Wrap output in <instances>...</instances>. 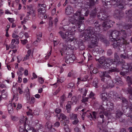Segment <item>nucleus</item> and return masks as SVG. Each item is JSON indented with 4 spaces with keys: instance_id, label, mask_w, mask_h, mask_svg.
Segmentation results:
<instances>
[{
    "instance_id": "nucleus-1",
    "label": "nucleus",
    "mask_w": 132,
    "mask_h": 132,
    "mask_svg": "<svg viewBox=\"0 0 132 132\" xmlns=\"http://www.w3.org/2000/svg\"><path fill=\"white\" fill-rule=\"evenodd\" d=\"M95 28L92 27H88L83 33V36L85 42L90 41V44L88 45V47L92 48L96 45L98 43V39L96 35Z\"/></svg>"
},
{
    "instance_id": "nucleus-2",
    "label": "nucleus",
    "mask_w": 132,
    "mask_h": 132,
    "mask_svg": "<svg viewBox=\"0 0 132 132\" xmlns=\"http://www.w3.org/2000/svg\"><path fill=\"white\" fill-rule=\"evenodd\" d=\"M84 18L80 11H77L71 17L70 21L67 19L63 20L62 24L63 26L68 25L71 24L76 25L78 28H80L81 25L84 21Z\"/></svg>"
},
{
    "instance_id": "nucleus-3",
    "label": "nucleus",
    "mask_w": 132,
    "mask_h": 132,
    "mask_svg": "<svg viewBox=\"0 0 132 132\" xmlns=\"http://www.w3.org/2000/svg\"><path fill=\"white\" fill-rule=\"evenodd\" d=\"M60 31L58 32L59 35L63 39H65L63 45L67 46L69 49L71 47V45L70 44V42L73 40H76V38L73 37L72 35L69 31H67L65 33V29L63 27H60L59 28Z\"/></svg>"
},
{
    "instance_id": "nucleus-4",
    "label": "nucleus",
    "mask_w": 132,
    "mask_h": 132,
    "mask_svg": "<svg viewBox=\"0 0 132 132\" xmlns=\"http://www.w3.org/2000/svg\"><path fill=\"white\" fill-rule=\"evenodd\" d=\"M112 1V3L114 6H117L119 9H124V6L127 4L123 1H120V0H102L103 4L104 6L107 7H110L112 3L110 2Z\"/></svg>"
},
{
    "instance_id": "nucleus-5",
    "label": "nucleus",
    "mask_w": 132,
    "mask_h": 132,
    "mask_svg": "<svg viewBox=\"0 0 132 132\" xmlns=\"http://www.w3.org/2000/svg\"><path fill=\"white\" fill-rule=\"evenodd\" d=\"M104 115L105 116H108V113L106 112H105L103 110L100 111V117L102 119V122L99 121H98L97 123V128H98L100 130H101L102 129V123H104Z\"/></svg>"
},
{
    "instance_id": "nucleus-6",
    "label": "nucleus",
    "mask_w": 132,
    "mask_h": 132,
    "mask_svg": "<svg viewBox=\"0 0 132 132\" xmlns=\"http://www.w3.org/2000/svg\"><path fill=\"white\" fill-rule=\"evenodd\" d=\"M119 31L117 30H111L110 31V35L109 40L110 42H113L116 39H118L119 37Z\"/></svg>"
},
{
    "instance_id": "nucleus-7",
    "label": "nucleus",
    "mask_w": 132,
    "mask_h": 132,
    "mask_svg": "<svg viewBox=\"0 0 132 132\" xmlns=\"http://www.w3.org/2000/svg\"><path fill=\"white\" fill-rule=\"evenodd\" d=\"M112 21L110 20L104 22L102 23V27L103 30H107L111 27Z\"/></svg>"
},
{
    "instance_id": "nucleus-8",
    "label": "nucleus",
    "mask_w": 132,
    "mask_h": 132,
    "mask_svg": "<svg viewBox=\"0 0 132 132\" xmlns=\"http://www.w3.org/2000/svg\"><path fill=\"white\" fill-rule=\"evenodd\" d=\"M75 59V57L73 55H69V53H68L66 57L65 62L68 64H70L72 63Z\"/></svg>"
},
{
    "instance_id": "nucleus-9",
    "label": "nucleus",
    "mask_w": 132,
    "mask_h": 132,
    "mask_svg": "<svg viewBox=\"0 0 132 132\" xmlns=\"http://www.w3.org/2000/svg\"><path fill=\"white\" fill-rule=\"evenodd\" d=\"M99 76L101 79V80L102 81H104L105 77L108 78L111 77L109 75L108 72H107V71H100L99 72Z\"/></svg>"
},
{
    "instance_id": "nucleus-10",
    "label": "nucleus",
    "mask_w": 132,
    "mask_h": 132,
    "mask_svg": "<svg viewBox=\"0 0 132 132\" xmlns=\"http://www.w3.org/2000/svg\"><path fill=\"white\" fill-rule=\"evenodd\" d=\"M124 13L122 11H120L118 9H116L114 12V16L120 19L124 16Z\"/></svg>"
},
{
    "instance_id": "nucleus-11",
    "label": "nucleus",
    "mask_w": 132,
    "mask_h": 132,
    "mask_svg": "<svg viewBox=\"0 0 132 132\" xmlns=\"http://www.w3.org/2000/svg\"><path fill=\"white\" fill-rule=\"evenodd\" d=\"M125 30H122L121 31V33H122L123 34V37H119L118 40H120V41H122L121 43L123 44H125L127 42V40L126 39V34L125 31Z\"/></svg>"
},
{
    "instance_id": "nucleus-12",
    "label": "nucleus",
    "mask_w": 132,
    "mask_h": 132,
    "mask_svg": "<svg viewBox=\"0 0 132 132\" xmlns=\"http://www.w3.org/2000/svg\"><path fill=\"white\" fill-rule=\"evenodd\" d=\"M73 8L71 6L68 5L65 9V13L67 15H69L73 12Z\"/></svg>"
},
{
    "instance_id": "nucleus-13",
    "label": "nucleus",
    "mask_w": 132,
    "mask_h": 132,
    "mask_svg": "<svg viewBox=\"0 0 132 132\" xmlns=\"http://www.w3.org/2000/svg\"><path fill=\"white\" fill-rule=\"evenodd\" d=\"M119 40H118V39L117 40H113V42H111L112 43H111L113 47L115 49L117 48L120 45L121 43V44H122L121 43V42H119ZM122 42V41H121Z\"/></svg>"
},
{
    "instance_id": "nucleus-14",
    "label": "nucleus",
    "mask_w": 132,
    "mask_h": 132,
    "mask_svg": "<svg viewBox=\"0 0 132 132\" xmlns=\"http://www.w3.org/2000/svg\"><path fill=\"white\" fill-rule=\"evenodd\" d=\"M63 44H64V42H63V46H64L65 48H64V49L62 48V49H61V50H60V53H61V55H62V56L63 55V52L64 54H67V55H68V53H67V52L68 51H69V50H71L72 49L71 47L70 48H69V49H67L68 48L67 47V46H64L63 45Z\"/></svg>"
},
{
    "instance_id": "nucleus-15",
    "label": "nucleus",
    "mask_w": 132,
    "mask_h": 132,
    "mask_svg": "<svg viewBox=\"0 0 132 132\" xmlns=\"http://www.w3.org/2000/svg\"><path fill=\"white\" fill-rule=\"evenodd\" d=\"M126 92L127 94L129 93L130 94L129 96V101L132 102V87L130 86L126 90Z\"/></svg>"
},
{
    "instance_id": "nucleus-16",
    "label": "nucleus",
    "mask_w": 132,
    "mask_h": 132,
    "mask_svg": "<svg viewBox=\"0 0 132 132\" xmlns=\"http://www.w3.org/2000/svg\"><path fill=\"white\" fill-rule=\"evenodd\" d=\"M100 14L102 16V17H101V20H106L107 21H109L110 19V17L106 13H104L103 12H101L100 13Z\"/></svg>"
},
{
    "instance_id": "nucleus-17",
    "label": "nucleus",
    "mask_w": 132,
    "mask_h": 132,
    "mask_svg": "<svg viewBox=\"0 0 132 132\" xmlns=\"http://www.w3.org/2000/svg\"><path fill=\"white\" fill-rule=\"evenodd\" d=\"M115 113L116 118L120 119L122 117L123 114V113L119 109H117Z\"/></svg>"
},
{
    "instance_id": "nucleus-18",
    "label": "nucleus",
    "mask_w": 132,
    "mask_h": 132,
    "mask_svg": "<svg viewBox=\"0 0 132 132\" xmlns=\"http://www.w3.org/2000/svg\"><path fill=\"white\" fill-rule=\"evenodd\" d=\"M126 14L128 19L131 20H132V9L126 11Z\"/></svg>"
},
{
    "instance_id": "nucleus-19",
    "label": "nucleus",
    "mask_w": 132,
    "mask_h": 132,
    "mask_svg": "<svg viewBox=\"0 0 132 132\" xmlns=\"http://www.w3.org/2000/svg\"><path fill=\"white\" fill-rule=\"evenodd\" d=\"M114 81H115V83L117 85H122L123 84L121 79L119 77H117Z\"/></svg>"
},
{
    "instance_id": "nucleus-20",
    "label": "nucleus",
    "mask_w": 132,
    "mask_h": 132,
    "mask_svg": "<svg viewBox=\"0 0 132 132\" xmlns=\"http://www.w3.org/2000/svg\"><path fill=\"white\" fill-rule=\"evenodd\" d=\"M43 9H41V8H39L38 11V16L39 18H43L44 16V15L45 14L46 12H43Z\"/></svg>"
},
{
    "instance_id": "nucleus-21",
    "label": "nucleus",
    "mask_w": 132,
    "mask_h": 132,
    "mask_svg": "<svg viewBox=\"0 0 132 132\" xmlns=\"http://www.w3.org/2000/svg\"><path fill=\"white\" fill-rule=\"evenodd\" d=\"M107 59V58H106L104 56L101 57L99 59H96V61H98L100 64H102L104 63Z\"/></svg>"
},
{
    "instance_id": "nucleus-22",
    "label": "nucleus",
    "mask_w": 132,
    "mask_h": 132,
    "mask_svg": "<svg viewBox=\"0 0 132 132\" xmlns=\"http://www.w3.org/2000/svg\"><path fill=\"white\" fill-rule=\"evenodd\" d=\"M106 60L104 63L102 64V68L105 69H108L110 66L108 62H106Z\"/></svg>"
},
{
    "instance_id": "nucleus-23",
    "label": "nucleus",
    "mask_w": 132,
    "mask_h": 132,
    "mask_svg": "<svg viewBox=\"0 0 132 132\" xmlns=\"http://www.w3.org/2000/svg\"><path fill=\"white\" fill-rule=\"evenodd\" d=\"M106 61V62H108V63L110 64V65L111 64H115V63L116 62L115 59H111L110 58H107Z\"/></svg>"
},
{
    "instance_id": "nucleus-24",
    "label": "nucleus",
    "mask_w": 132,
    "mask_h": 132,
    "mask_svg": "<svg viewBox=\"0 0 132 132\" xmlns=\"http://www.w3.org/2000/svg\"><path fill=\"white\" fill-rule=\"evenodd\" d=\"M115 81H112V80H109L108 81L107 84L109 85V87L112 88L113 87L114 85V83H115Z\"/></svg>"
},
{
    "instance_id": "nucleus-25",
    "label": "nucleus",
    "mask_w": 132,
    "mask_h": 132,
    "mask_svg": "<svg viewBox=\"0 0 132 132\" xmlns=\"http://www.w3.org/2000/svg\"><path fill=\"white\" fill-rule=\"evenodd\" d=\"M25 129L27 132H33L34 129L33 127H30L28 125H27L25 127Z\"/></svg>"
},
{
    "instance_id": "nucleus-26",
    "label": "nucleus",
    "mask_w": 132,
    "mask_h": 132,
    "mask_svg": "<svg viewBox=\"0 0 132 132\" xmlns=\"http://www.w3.org/2000/svg\"><path fill=\"white\" fill-rule=\"evenodd\" d=\"M119 72V70L116 68L114 67L112 68L107 72H108L109 74L110 73V72Z\"/></svg>"
},
{
    "instance_id": "nucleus-27",
    "label": "nucleus",
    "mask_w": 132,
    "mask_h": 132,
    "mask_svg": "<svg viewBox=\"0 0 132 132\" xmlns=\"http://www.w3.org/2000/svg\"><path fill=\"white\" fill-rule=\"evenodd\" d=\"M62 124L65 126L68 125H67L69 123V121L68 118L66 119H64L63 120H61V121Z\"/></svg>"
},
{
    "instance_id": "nucleus-28",
    "label": "nucleus",
    "mask_w": 132,
    "mask_h": 132,
    "mask_svg": "<svg viewBox=\"0 0 132 132\" xmlns=\"http://www.w3.org/2000/svg\"><path fill=\"white\" fill-rule=\"evenodd\" d=\"M27 118H25L24 117H23L21 119L20 121V122L21 123H23L24 125V126H26L27 125H26V121L27 120Z\"/></svg>"
},
{
    "instance_id": "nucleus-29",
    "label": "nucleus",
    "mask_w": 132,
    "mask_h": 132,
    "mask_svg": "<svg viewBox=\"0 0 132 132\" xmlns=\"http://www.w3.org/2000/svg\"><path fill=\"white\" fill-rule=\"evenodd\" d=\"M96 9L95 8L93 10L91 11L90 15L93 18L95 17L96 15Z\"/></svg>"
},
{
    "instance_id": "nucleus-30",
    "label": "nucleus",
    "mask_w": 132,
    "mask_h": 132,
    "mask_svg": "<svg viewBox=\"0 0 132 132\" xmlns=\"http://www.w3.org/2000/svg\"><path fill=\"white\" fill-rule=\"evenodd\" d=\"M100 96L101 97L103 101H105L106 99L107 96L106 93H102L100 94Z\"/></svg>"
},
{
    "instance_id": "nucleus-31",
    "label": "nucleus",
    "mask_w": 132,
    "mask_h": 132,
    "mask_svg": "<svg viewBox=\"0 0 132 132\" xmlns=\"http://www.w3.org/2000/svg\"><path fill=\"white\" fill-rule=\"evenodd\" d=\"M52 125L50 123H48L47 125V128L49 129L50 132H54L55 131V129L53 128H52Z\"/></svg>"
},
{
    "instance_id": "nucleus-32",
    "label": "nucleus",
    "mask_w": 132,
    "mask_h": 132,
    "mask_svg": "<svg viewBox=\"0 0 132 132\" xmlns=\"http://www.w3.org/2000/svg\"><path fill=\"white\" fill-rule=\"evenodd\" d=\"M98 79L97 78H94L93 82V85L96 88H97L98 87Z\"/></svg>"
},
{
    "instance_id": "nucleus-33",
    "label": "nucleus",
    "mask_w": 132,
    "mask_h": 132,
    "mask_svg": "<svg viewBox=\"0 0 132 132\" xmlns=\"http://www.w3.org/2000/svg\"><path fill=\"white\" fill-rule=\"evenodd\" d=\"M27 9L28 11L29 10V12H28L27 14H28L31 12H32V11H34L33 10V9L32 5H27Z\"/></svg>"
},
{
    "instance_id": "nucleus-34",
    "label": "nucleus",
    "mask_w": 132,
    "mask_h": 132,
    "mask_svg": "<svg viewBox=\"0 0 132 132\" xmlns=\"http://www.w3.org/2000/svg\"><path fill=\"white\" fill-rule=\"evenodd\" d=\"M94 24L96 27L98 28V30H100V27L102 26L101 25V24L98 21H97L94 23Z\"/></svg>"
},
{
    "instance_id": "nucleus-35",
    "label": "nucleus",
    "mask_w": 132,
    "mask_h": 132,
    "mask_svg": "<svg viewBox=\"0 0 132 132\" xmlns=\"http://www.w3.org/2000/svg\"><path fill=\"white\" fill-rule=\"evenodd\" d=\"M39 8H41V9H42L43 10V12H46V10H45V7H46V5L45 4H39Z\"/></svg>"
},
{
    "instance_id": "nucleus-36",
    "label": "nucleus",
    "mask_w": 132,
    "mask_h": 132,
    "mask_svg": "<svg viewBox=\"0 0 132 132\" xmlns=\"http://www.w3.org/2000/svg\"><path fill=\"white\" fill-rule=\"evenodd\" d=\"M78 48H79L80 50L82 51L84 49L85 47L84 45L83 44V43L80 42Z\"/></svg>"
},
{
    "instance_id": "nucleus-37",
    "label": "nucleus",
    "mask_w": 132,
    "mask_h": 132,
    "mask_svg": "<svg viewBox=\"0 0 132 132\" xmlns=\"http://www.w3.org/2000/svg\"><path fill=\"white\" fill-rule=\"evenodd\" d=\"M78 101V99L75 96H73L71 98V102L72 103H75V104H76Z\"/></svg>"
},
{
    "instance_id": "nucleus-38",
    "label": "nucleus",
    "mask_w": 132,
    "mask_h": 132,
    "mask_svg": "<svg viewBox=\"0 0 132 132\" xmlns=\"http://www.w3.org/2000/svg\"><path fill=\"white\" fill-rule=\"evenodd\" d=\"M127 80L129 85L132 84V78H130L129 76L127 77Z\"/></svg>"
},
{
    "instance_id": "nucleus-39",
    "label": "nucleus",
    "mask_w": 132,
    "mask_h": 132,
    "mask_svg": "<svg viewBox=\"0 0 132 132\" xmlns=\"http://www.w3.org/2000/svg\"><path fill=\"white\" fill-rule=\"evenodd\" d=\"M90 2V4L91 6H92L96 3L97 2V0H88Z\"/></svg>"
},
{
    "instance_id": "nucleus-40",
    "label": "nucleus",
    "mask_w": 132,
    "mask_h": 132,
    "mask_svg": "<svg viewBox=\"0 0 132 132\" xmlns=\"http://www.w3.org/2000/svg\"><path fill=\"white\" fill-rule=\"evenodd\" d=\"M70 116L71 119H77V115L76 114L72 113L70 114Z\"/></svg>"
},
{
    "instance_id": "nucleus-41",
    "label": "nucleus",
    "mask_w": 132,
    "mask_h": 132,
    "mask_svg": "<svg viewBox=\"0 0 132 132\" xmlns=\"http://www.w3.org/2000/svg\"><path fill=\"white\" fill-rule=\"evenodd\" d=\"M7 108L9 112V111H12L13 110L12 105L11 104H9L7 106Z\"/></svg>"
},
{
    "instance_id": "nucleus-42",
    "label": "nucleus",
    "mask_w": 132,
    "mask_h": 132,
    "mask_svg": "<svg viewBox=\"0 0 132 132\" xmlns=\"http://www.w3.org/2000/svg\"><path fill=\"white\" fill-rule=\"evenodd\" d=\"M65 99V96L64 95H63L61 96L60 104H62L63 103Z\"/></svg>"
},
{
    "instance_id": "nucleus-43",
    "label": "nucleus",
    "mask_w": 132,
    "mask_h": 132,
    "mask_svg": "<svg viewBox=\"0 0 132 132\" xmlns=\"http://www.w3.org/2000/svg\"><path fill=\"white\" fill-rule=\"evenodd\" d=\"M114 56L116 60H118L119 59L120 57L118 54L116 52L114 53Z\"/></svg>"
},
{
    "instance_id": "nucleus-44",
    "label": "nucleus",
    "mask_w": 132,
    "mask_h": 132,
    "mask_svg": "<svg viewBox=\"0 0 132 132\" xmlns=\"http://www.w3.org/2000/svg\"><path fill=\"white\" fill-rule=\"evenodd\" d=\"M120 57L121 58L126 59L127 57V55L126 53H124L123 54H121L120 56Z\"/></svg>"
},
{
    "instance_id": "nucleus-45",
    "label": "nucleus",
    "mask_w": 132,
    "mask_h": 132,
    "mask_svg": "<svg viewBox=\"0 0 132 132\" xmlns=\"http://www.w3.org/2000/svg\"><path fill=\"white\" fill-rule=\"evenodd\" d=\"M65 126L64 128V129L65 131V132H70V130L69 129L68 126L67 125Z\"/></svg>"
},
{
    "instance_id": "nucleus-46",
    "label": "nucleus",
    "mask_w": 132,
    "mask_h": 132,
    "mask_svg": "<svg viewBox=\"0 0 132 132\" xmlns=\"http://www.w3.org/2000/svg\"><path fill=\"white\" fill-rule=\"evenodd\" d=\"M60 117L62 119V120H63L64 119H66L67 118V117L63 113H61L60 114Z\"/></svg>"
},
{
    "instance_id": "nucleus-47",
    "label": "nucleus",
    "mask_w": 132,
    "mask_h": 132,
    "mask_svg": "<svg viewBox=\"0 0 132 132\" xmlns=\"http://www.w3.org/2000/svg\"><path fill=\"white\" fill-rule=\"evenodd\" d=\"M11 118L12 120L13 121H16L18 119V117L15 116H11Z\"/></svg>"
},
{
    "instance_id": "nucleus-48",
    "label": "nucleus",
    "mask_w": 132,
    "mask_h": 132,
    "mask_svg": "<svg viewBox=\"0 0 132 132\" xmlns=\"http://www.w3.org/2000/svg\"><path fill=\"white\" fill-rule=\"evenodd\" d=\"M119 98L122 100V101L123 103H126V104H127V101L125 99L122 97H119Z\"/></svg>"
},
{
    "instance_id": "nucleus-49",
    "label": "nucleus",
    "mask_w": 132,
    "mask_h": 132,
    "mask_svg": "<svg viewBox=\"0 0 132 132\" xmlns=\"http://www.w3.org/2000/svg\"><path fill=\"white\" fill-rule=\"evenodd\" d=\"M113 53V52L111 49H109L108 50L107 54L108 55L110 56Z\"/></svg>"
},
{
    "instance_id": "nucleus-50",
    "label": "nucleus",
    "mask_w": 132,
    "mask_h": 132,
    "mask_svg": "<svg viewBox=\"0 0 132 132\" xmlns=\"http://www.w3.org/2000/svg\"><path fill=\"white\" fill-rule=\"evenodd\" d=\"M74 84L73 83H70L67 85V87L69 88H72L74 86Z\"/></svg>"
},
{
    "instance_id": "nucleus-51",
    "label": "nucleus",
    "mask_w": 132,
    "mask_h": 132,
    "mask_svg": "<svg viewBox=\"0 0 132 132\" xmlns=\"http://www.w3.org/2000/svg\"><path fill=\"white\" fill-rule=\"evenodd\" d=\"M28 14L27 15L28 16H29L30 15H31L32 17H35V13L34 11L31 12Z\"/></svg>"
},
{
    "instance_id": "nucleus-52",
    "label": "nucleus",
    "mask_w": 132,
    "mask_h": 132,
    "mask_svg": "<svg viewBox=\"0 0 132 132\" xmlns=\"http://www.w3.org/2000/svg\"><path fill=\"white\" fill-rule=\"evenodd\" d=\"M15 33H13L12 35V37L13 38H16V39H18L19 38V36L16 35L15 34L16 33V32L15 31H14Z\"/></svg>"
},
{
    "instance_id": "nucleus-53",
    "label": "nucleus",
    "mask_w": 132,
    "mask_h": 132,
    "mask_svg": "<svg viewBox=\"0 0 132 132\" xmlns=\"http://www.w3.org/2000/svg\"><path fill=\"white\" fill-rule=\"evenodd\" d=\"M52 19L51 17L50 19L49 26L51 27L52 26L53 24V22L52 20Z\"/></svg>"
},
{
    "instance_id": "nucleus-54",
    "label": "nucleus",
    "mask_w": 132,
    "mask_h": 132,
    "mask_svg": "<svg viewBox=\"0 0 132 132\" xmlns=\"http://www.w3.org/2000/svg\"><path fill=\"white\" fill-rule=\"evenodd\" d=\"M35 98L34 97H32L31 98V100L30 102L31 104H33L35 102Z\"/></svg>"
},
{
    "instance_id": "nucleus-55",
    "label": "nucleus",
    "mask_w": 132,
    "mask_h": 132,
    "mask_svg": "<svg viewBox=\"0 0 132 132\" xmlns=\"http://www.w3.org/2000/svg\"><path fill=\"white\" fill-rule=\"evenodd\" d=\"M128 67L127 68L128 70H132V63L128 64Z\"/></svg>"
},
{
    "instance_id": "nucleus-56",
    "label": "nucleus",
    "mask_w": 132,
    "mask_h": 132,
    "mask_svg": "<svg viewBox=\"0 0 132 132\" xmlns=\"http://www.w3.org/2000/svg\"><path fill=\"white\" fill-rule=\"evenodd\" d=\"M39 82L41 84H42L44 81V79L42 77L39 78Z\"/></svg>"
},
{
    "instance_id": "nucleus-57",
    "label": "nucleus",
    "mask_w": 132,
    "mask_h": 132,
    "mask_svg": "<svg viewBox=\"0 0 132 132\" xmlns=\"http://www.w3.org/2000/svg\"><path fill=\"white\" fill-rule=\"evenodd\" d=\"M61 111V109L59 108H57L55 110V112L57 113H59Z\"/></svg>"
},
{
    "instance_id": "nucleus-58",
    "label": "nucleus",
    "mask_w": 132,
    "mask_h": 132,
    "mask_svg": "<svg viewBox=\"0 0 132 132\" xmlns=\"http://www.w3.org/2000/svg\"><path fill=\"white\" fill-rule=\"evenodd\" d=\"M89 98L88 97H85L84 98H83L82 100V102H85L88 101V100Z\"/></svg>"
},
{
    "instance_id": "nucleus-59",
    "label": "nucleus",
    "mask_w": 132,
    "mask_h": 132,
    "mask_svg": "<svg viewBox=\"0 0 132 132\" xmlns=\"http://www.w3.org/2000/svg\"><path fill=\"white\" fill-rule=\"evenodd\" d=\"M9 47L12 49H14L16 48V46L13 45V44L11 43L10 44Z\"/></svg>"
},
{
    "instance_id": "nucleus-60",
    "label": "nucleus",
    "mask_w": 132,
    "mask_h": 132,
    "mask_svg": "<svg viewBox=\"0 0 132 132\" xmlns=\"http://www.w3.org/2000/svg\"><path fill=\"white\" fill-rule=\"evenodd\" d=\"M17 59L18 60V62L19 63L20 62V61L22 59L21 57L20 56H17Z\"/></svg>"
},
{
    "instance_id": "nucleus-61",
    "label": "nucleus",
    "mask_w": 132,
    "mask_h": 132,
    "mask_svg": "<svg viewBox=\"0 0 132 132\" xmlns=\"http://www.w3.org/2000/svg\"><path fill=\"white\" fill-rule=\"evenodd\" d=\"M60 123L58 122H56L54 124V126L55 127H58L59 126Z\"/></svg>"
},
{
    "instance_id": "nucleus-62",
    "label": "nucleus",
    "mask_w": 132,
    "mask_h": 132,
    "mask_svg": "<svg viewBox=\"0 0 132 132\" xmlns=\"http://www.w3.org/2000/svg\"><path fill=\"white\" fill-rule=\"evenodd\" d=\"M7 19L10 22L12 23H13V22L14 21V19L13 18H8Z\"/></svg>"
},
{
    "instance_id": "nucleus-63",
    "label": "nucleus",
    "mask_w": 132,
    "mask_h": 132,
    "mask_svg": "<svg viewBox=\"0 0 132 132\" xmlns=\"http://www.w3.org/2000/svg\"><path fill=\"white\" fill-rule=\"evenodd\" d=\"M75 120L73 122V124L74 125H76L78 123V120L77 118L76 119H75Z\"/></svg>"
},
{
    "instance_id": "nucleus-64",
    "label": "nucleus",
    "mask_w": 132,
    "mask_h": 132,
    "mask_svg": "<svg viewBox=\"0 0 132 132\" xmlns=\"http://www.w3.org/2000/svg\"><path fill=\"white\" fill-rule=\"evenodd\" d=\"M119 132H126V130L124 128L120 129V130Z\"/></svg>"
}]
</instances>
